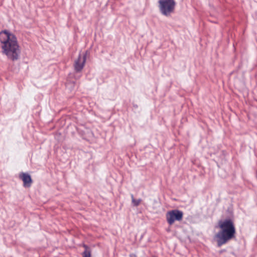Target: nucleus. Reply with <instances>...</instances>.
I'll list each match as a JSON object with an SVG mask.
<instances>
[{
    "label": "nucleus",
    "instance_id": "1",
    "mask_svg": "<svg viewBox=\"0 0 257 257\" xmlns=\"http://www.w3.org/2000/svg\"><path fill=\"white\" fill-rule=\"evenodd\" d=\"M0 42L2 53L12 61L19 59L21 49L17 37L8 30L0 32Z\"/></svg>",
    "mask_w": 257,
    "mask_h": 257
},
{
    "label": "nucleus",
    "instance_id": "2",
    "mask_svg": "<svg viewBox=\"0 0 257 257\" xmlns=\"http://www.w3.org/2000/svg\"><path fill=\"white\" fill-rule=\"evenodd\" d=\"M218 225L221 230L215 234V238L220 247L235 237L236 230L233 221L230 219L219 221Z\"/></svg>",
    "mask_w": 257,
    "mask_h": 257
},
{
    "label": "nucleus",
    "instance_id": "3",
    "mask_svg": "<svg viewBox=\"0 0 257 257\" xmlns=\"http://www.w3.org/2000/svg\"><path fill=\"white\" fill-rule=\"evenodd\" d=\"M159 8L161 14L169 16L175 11L176 2L174 0H159Z\"/></svg>",
    "mask_w": 257,
    "mask_h": 257
},
{
    "label": "nucleus",
    "instance_id": "4",
    "mask_svg": "<svg viewBox=\"0 0 257 257\" xmlns=\"http://www.w3.org/2000/svg\"><path fill=\"white\" fill-rule=\"evenodd\" d=\"M167 221L170 225H172L175 221H180L183 217V212L178 209L168 211L166 214Z\"/></svg>",
    "mask_w": 257,
    "mask_h": 257
},
{
    "label": "nucleus",
    "instance_id": "5",
    "mask_svg": "<svg viewBox=\"0 0 257 257\" xmlns=\"http://www.w3.org/2000/svg\"><path fill=\"white\" fill-rule=\"evenodd\" d=\"M86 59V53L82 57L79 54L78 58L74 62V69L76 72H80L83 68Z\"/></svg>",
    "mask_w": 257,
    "mask_h": 257
},
{
    "label": "nucleus",
    "instance_id": "6",
    "mask_svg": "<svg viewBox=\"0 0 257 257\" xmlns=\"http://www.w3.org/2000/svg\"><path fill=\"white\" fill-rule=\"evenodd\" d=\"M20 178L23 181L24 186L30 187L32 183V180L30 175L26 173H21L19 175Z\"/></svg>",
    "mask_w": 257,
    "mask_h": 257
},
{
    "label": "nucleus",
    "instance_id": "7",
    "mask_svg": "<svg viewBox=\"0 0 257 257\" xmlns=\"http://www.w3.org/2000/svg\"><path fill=\"white\" fill-rule=\"evenodd\" d=\"M83 246L85 248V250L82 253L83 257H91V250L89 247L85 244H84Z\"/></svg>",
    "mask_w": 257,
    "mask_h": 257
},
{
    "label": "nucleus",
    "instance_id": "8",
    "mask_svg": "<svg viewBox=\"0 0 257 257\" xmlns=\"http://www.w3.org/2000/svg\"><path fill=\"white\" fill-rule=\"evenodd\" d=\"M131 198H132V203H133L134 205L135 206H139L140 205V204L141 203V201H142V199H136L134 198L133 195H131Z\"/></svg>",
    "mask_w": 257,
    "mask_h": 257
}]
</instances>
